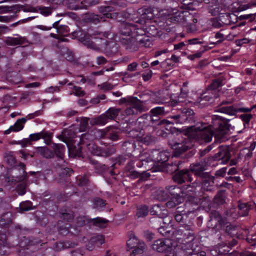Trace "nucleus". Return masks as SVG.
Wrapping results in <instances>:
<instances>
[{
  "label": "nucleus",
  "mask_w": 256,
  "mask_h": 256,
  "mask_svg": "<svg viewBox=\"0 0 256 256\" xmlns=\"http://www.w3.org/2000/svg\"><path fill=\"white\" fill-rule=\"evenodd\" d=\"M229 120L226 121L220 119H216L213 126H192L188 128L185 134L190 139L202 142V140L209 142L214 136L216 138L222 140L224 138L225 135L230 129V124H228Z\"/></svg>",
  "instance_id": "obj_1"
},
{
  "label": "nucleus",
  "mask_w": 256,
  "mask_h": 256,
  "mask_svg": "<svg viewBox=\"0 0 256 256\" xmlns=\"http://www.w3.org/2000/svg\"><path fill=\"white\" fill-rule=\"evenodd\" d=\"M109 32H100L98 30H94L92 28H90L86 29L80 28L78 30H76L72 33V36L78 39L84 45L90 48H94L95 45L93 40L102 38L101 36H104L105 38H108L110 35Z\"/></svg>",
  "instance_id": "obj_2"
},
{
  "label": "nucleus",
  "mask_w": 256,
  "mask_h": 256,
  "mask_svg": "<svg viewBox=\"0 0 256 256\" xmlns=\"http://www.w3.org/2000/svg\"><path fill=\"white\" fill-rule=\"evenodd\" d=\"M222 85V80L217 78L213 80L206 90L200 94L198 100L199 101L196 102L194 104H199L201 101L207 102L210 104L215 102L220 97V92L217 89Z\"/></svg>",
  "instance_id": "obj_3"
},
{
  "label": "nucleus",
  "mask_w": 256,
  "mask_h": 256,
  "mask_svg": "<svg viewBox=\"0 0 256 256\" xmlns=\"http://www.w3.org/2000/svg\"><path fill=\"white\" fill-rule=\"evenodd\" d=\"M114 10V8L112 6H101L98 7L100 15L94 14H86L82 21L86 24H97L100 21H105L106 18H112V12Z\"/></svg>",
  "instance_id": "obj_4"
},
{
  "label": "nucleus",
  "mask_w": 256,
  "mask_h": 256,
  "mask_svg": "<svg viewBox=\"0 0 256 256\" xmlns=\"http://www.w3.org/2000/svg\"><path fill=\"white\" fill-rule=\"evenodd\" d=\"M143 12L141 15V18L138 20L140 28L142 29L144 34H150L152 36H155L158 34V29L152 25L150 24L149 20L153 17V14L151 12L150 10L144 8L142 10Z\"/></svg>",
  "instance_id": "obj_5"
},
{
  "label": "nucleus",
  "mask_w": 256,
  "mask_h": 256,
  "mask_svg": "<svg viewBox=\"0 0 256 256\" xmlns=\"http://www.w3.org/2000/svg\"><path fill=\"white\" fill-rule=\"evenodd\" d=\"M14 176L12 180L16 182H22L18 185L16 190L18 194L22 196L26 194L27 184L26 182H22L25 178V166L21 164L20 166H16L12 170Z\"/></svg>",
  "instance_id": "obj_6"
},
{
  "label": "nucleus",
  "mask_w": 256,
  "mask_h": 256,
  "mask_svg": "<svg viewBox=\"0 0 256 256\" xmlns=\"http://www.w3.org/2000/svg\"><path fill=\"white\" fill-rule=\"evenodd\" d=\"M119 104L126 107L124 112H134V110L142 112L144 110L142 101L133 96L122 98L119 100Z\"/></svg>",
  "instance_id": "obj_7"
},
{
  "label": "nucleus",
  "mask_w": 256,
  "mask_h": 256,
  "mask_svg": "<svg viewBox=\"0 0 256 256\" xmlns=\"http://www.w3.org/2000/svg\"><path fill=\"white\" fill-rule=\"evenodd\" d=\"M159 192L162 194L163 198H162V200L166 199L170 194L172 198L177 202V204L183 202L186 196V193L176 186H166L164 190H160Z\"/></svg>",
  "instance_id": "obj_8"
},
{
  "label": "nucleus",
  "mask_w": 256,
  "mask_h": 256,
  "mask_svg": "<svg viewBox=\"0 0 256 256\" xmlns=\"http://www.w3.org/2000/svg\"><path fill=\"white\" fill-rule=\"evenodd\" d=\"M119 32L121 35L129 37H136L143 36L144 31L140 28V23L136 24L132 22H123L120 25Z\"/></svg>",
  "instance_id": "obj_9"
},
{
  "label": "nucleus",
  "mask_w": 256,
  "mask_h": 256,
  "mask_svg": "<svg viewBox=\"0 0 256 256\" xmlns=\"http://www.w3.org/2000/svg\"><path fill=\"white\" fill-rule=\"evenodd\" d=\"M110 114L108 116L106 114H103L100 116L90 119V118H84L82 120V124L87 128L88 126V121L92 125H104L105 124L108 119H112L116 116L117 113H108Z\"/></svg>",
  "instance_id": "obj_10"
},
{
  "label": "nucleus",
  "mask_w": 256,
  "mask_h": 256,
  "mask_svg": "<svg viewBox=\"0 0 256 256\" xmlns=\"http://www.w3.org/2000/svg\"><path fill=\"white\" fill-rule=\"evenodd\" d=\"M92 136L90 134H84L82 135L78 144L86 147L91 154L98 156L100 147L96 145L92 141Z\"/></svg>",
  "instance_id": "obj_11"
},
{
  "label": "nucleus",
  "mask_w": 256,
  "mask_h": 256,
  "mask_svg": "<svg viewBox=\"0 0 256 256\" xmlns=\"http://www.w3.org/2000/svg\"><path fill=\"white\" fill-rule=\"evenodd\" d=\"M75 134L71 130H64L62 132V135L60 136V138H61L62 141L66 143L70 152H72L75 156H78L80 152L79 149L76 150V146L70 145V143L72 142V138H74Z\"/></svg>",
  "instance_id": "obj_12"
},
{
  "label": "nucleus",
  "mask_w": 256,
  "mask_h": 256,
  "mask_svg": "<svg viewBox=\"0 0 256 256\" xmlns=\"http://www.w3.org/2000/svg\"><path fill=\"white\" fill-rule=\"evenodd\" d=\"M151 158H147L146 160L140 159L141 162H148L150 160L158 164H163L168 161L169 158V154L168 152L162 151L160 152L158 150H154L152 152Z\"/></svg>",
  "instance_id": "obj_13"
},
{
  "label": "nucleus",
  "mask_w": 256,
  "mask_h": 256,
  "mask_svg": "<svg viewBox=\"0 0 256 256\" xmlns=\"http://www.w3.org/2000/svg\"><path fill=\"white\" fill-rule=\"evenodd\" d=\"M172 179L178 184H182L186 182H192V180L190 171L188 169H182L177 172L173 176Z\"/></svg>",
  "instance_id": "obj_14"
},
{
  "label": "nucleus",
  "mask_w": 256,
  "mask_h": 256,
  "mask_svg": "<svg viewBox=\"0 0 256 256\" xmlns=\"http://www.w3.org/2000/svg\"><path fill=\"white\" fill-rule=\"evenodd\" d=\"M120 42L128 52H133L138 50V40L136 37L122 38Z\"/></svg>",
  "instance_id": "obj_15"
},
{
  "label": "nucleus",
  "mask_w": 256,
  "mask_h": 256,
  "mask_svg": "<svg viewBox=\"0 0 256 256\" xmlns=\"http://www.w3.org/2000/svg\"><path fill=\"white\" fill-rule=\"evenodd\" d=\"M206 164L202 162L192 164L190 166V171L193 172L195 176L202 179V178H206L208 172H204L206 170Z\"/></svg>",
  "instance_id": "obj_16"
},
{
  "label": "nucleus",
  "mask_w": 256,
  "mask_h": 256,
  "mask_svg": "<svg viewBox=\"0 0 256 256\" xmlns=\"http://www.w3.org/2000/svg\"><path fill=\"white\" fill-rule=\"evenodd\" d=\"M187 142L188 140H182L179 142L172 140H170L168 143L172 148L176 150V152L180 154L190 148L191 146L188 144Z\"/></svg>",
  "instance_id": "obj_17"
},
{
  "label": "nucleus",
  "mask_w": 256,
  "mask_h": 256,
  "mask_svg": "<svg viewBox=\"0 0 256 256\" xmlns=\"http://www.w3.org/2000/svg\"><path fill=\"white\" fill-rule=\"evenodd\" d=\"M170 242L168 240H158L152 245V248L158 252H164L168 251Z\"/></svg>",
  "instance_id": "obj_18"
},
{
  "label": "nucleus",
  "mask_w": 256,
  "mask_h": 256,
  "mask_svg": "<svg viewBox=\"0 0 256 256\" xmlns=\"http://www.w3.org/2000/svg\"><path fill=\"white\" fill-rule=\"evenodd\" d=\"M176 221L180 223L186 230H191L192 223L190 220L186 212L182 214H176L174 216Z\"/></svg>",
  "instance_id": "obj_19"
},
{
  "label": "nucleus",
  "mask_w": 256,
  "mask_h": 256,
  "mask_svg": "<svg viewBox=\"0 0 256 256\" xmlns=\"http://www.w3.org/2000/svg\"><path fill=\"white\" fill-rule=\"evenodd\" d=\"M105 52L107 56H114L119 54V46L114 42H108L106 40Z\"/></svg>",
  "instance_id": "obj_20"
},
{
  "label": "nucleus",
  "mask_w": 256,
  "mask_h": 256,
  "mask_svg": "<svg viewBox=\"0 0 256 256\" xmlns=\"http://www.w3.org/2000/svg\"><path fill=\"white\" fill-rule=\"evenodd\" d=\"M188 89L187 88H180V93L179 96L172 94L170 98V104L172 106H176L179 105V104L182 103L184 99L188 96Z\"/></svg>",
  "instance_id": "obj_21"
},
{
  "label": "nucleus",
  "mask_w": 256,
  "mask_h": 256,
  "mask_svg": "<svg viewBox=\"0 0 256 256\" xmlns=\"http://www.w3.org/2000/svg\"><path fill=\"white\" fill-rule=\"evenodd\" d=\"M200 97V96H196L197 99L196 100H194V102L193 101H188V102H186V100H184V101L183 100V102L179 104L178 106H182L183 103L184 102L185 104H186V106L183 108H178L177 110H181L180 112H194V110L190 108V107H191V106H190V107H188L189 105L194 104V106H198V108H202V106H205V104H206V103L205 102H202L203 101H201L200 103V104H194V102H196L199 101V100H198L199 99Z\"/></svg>",
  "instance_id": "obj_22"
},
{
  "label": "nucleus",
  "mask_w": 256,
  "mask_h": 256,
  "mask_svg": "<svg viewBox=\"0 0 256 256\" xmlns=\"http://www.w3.org/2000/svg\"><path fill=\"white\" fill-rule=\"evenodd\" d=\"M230 158L229 150L226 148L220 149V151L215 154L214 156V160H222V164L226 163Z\"/></svg>",
  "instance_id": "obj_23"
},
{
  "label": "nucleus",
  "mask_w": 256,
  "mask_h": 256,
  "mask_svg": "<svg viewBox=\"0 0 256 256\" xmlns=\"http://www.w3.org/2000/svg\"><path fill=\"white\" fill-rule=\"evenodd\" d=\"M98 3V0H82L73 5L72 9L74 10H87L89 7L96 5Z\"/></svg>",
  "instance_id": "obj_24"
},
{
  "label": "nucleus",
  "mask_w": 256,
  "mask_h": 256,
  "mask_svg": "<svg viewBox=\"0 0 256 256\" xmlns=\"http://www.w3.org/2000/svg\"><path fill=\"white\" fill-rule=\"evenodd\" d=\"M60 216L66 222L72 221L74 217V212L70 208H62L60 210Z\"/></svg>",
  "instance_id": "obj_25"
},
{
  "label": "nucleus",
  "mask_w": 256,
  "mask_h": 256,
  "mask_svg": "<svg viewBox=\"0 0 256 256\" xmlns=\"http://www.w3.org/2000/svg\"><path fill=\"white\" fill-rule=\"evenodd\" d=\"M98 156L103 157H108L116 152V149L114 146H107L104 148H100Z\"/></svg>",
  "instance_id": "obj_26"
},
{
  "label": "nucleus",
  "mask_w": 256,
  "mask_h": 256,
  "mask_svg": "<svg viewBox=\"0 0 256 256\" xmlns=\"http://www.w3.org/2000/svg\"><path fill=\"white\" fill-rule=\"evenodd\" d=\"M26 122L25 118H22L18 120L14 126H10V128L4 131V134H10L11 132H18L22 130L24 126L23 124Z\"/></svg>",
  "instance_id": "obj_27"
},
{
  "label": "nucleus",
  "mask_w": 256,
  "mask_h": 256,
  "mask_svg": "<svg viewBox=\"0 0 256 256\" xmlns=\"http://www.w3.org/2000/svg\"><path fill=\"white\" fill-rule=\"evenodd\" d=\"M203 180L202 188L204 190L212 191V186L214 184V177L210 176L209 174L206 178H202Z\"/></svg>",
  "instance_id": "obj_28"
},
{
  "label": "nucleus",
  "mask_w": 256,
  "mask_h": 256,
  "mask_svg": "<svg viewBox=\"0 0 256 256\" xmlns=\"http://www.w3.org/2000/svg\"><path fill=\"white\" fill-rule=\"evenodd\" d=\"M192 225L191 230H188L186 232H185L183 234V239L185 244H187L189 245V246L192 248L193 246L192 242L195 240L194 233L192 230Z\"/></svg>",
  "instance_id": "obj_29"
},
{
  "label": "nucleus",
  "mask_w": 256,
  "mask_h": 256,
  "mask_svg": "<svg viewBox=\"0 0 256 256\" xmlns=\"http://www.w3.org/2000/svg\"><path fill=\"white\" fill-rule=\"evenodd\" d=\"M238 244V240L235 238H232L231 241H229L225 243V246L223 247H220L216 250V252L219 254H228L226 253V252H228V250L223 249V248L226 247V248H232L234 247Z\"/></svg>",
  "instance_id": "obj_30"
},
{
  "label": "nucleus",
  "mask_w": 256,
  "mask_h": 256,
  "mask_svg": "<svg viewBox=\"0 0 256 256\" xmlns=\"http://www.w3.org/2000/svg\"><path fill=\"white\" fill-rule=\"evenodd\" d=\"M148 207L146 205H140L137 207L136 212V216L138 218L146 217L149 212Z\"/></svg>",
  "instance_id": "obj_31"
},
{
  "label": "nucleus",
  "mask_w": 256,
  "mask_h": 256,
  "mask_svg": "<svg viewBox=\"0 0 256 256\" xmlns=\"http://www.w3.org/2000/svg\"><path fill=\"white\" fill-rule=\"evenodd\" d=\"M136 248H132V249L130 248V255L136 256L138 254H142L144 252V250L146 248L145 243L142 242L139 243Z\"/></svg>",
  "instance_id": "obj_32"
},
{
  "label": "nucleus",
  "mask_w": 256,
  "mask_h": 256,
  "mask_svg": "<svg viewBox=\"0 0 256 256\" xmlns=\"http://www.w3.org/2000/svg\"><path fill=\"white\" fill-rule=\"evenodd\" d=\"M36 152L46 158L53 156V153L47 147H38L36 148Z\"/></svg>",
  "instance_id": "obj_33"
},
{
  "label": "nucleus",
  "mask_w": 256,
  "mask_h": 256,
  "mask_svg": "<svg viewBox=\"0 0 256 256\" xmlns=\"http://www.w3.org/2000/svg\"><path fill=\"white\" fill-rule=\"evenodd\" d=\"M232 14L226 12H224L220 16L219 18L222 26L224 25L231 24L232 22H234L232 20ZM232 16H235L234 14H232Z\"/></svg>",
  "instance_id": "obj_34"
},
{
  "label": "nucleus",
  "mask_w": 256,
  "mask_h": 256,
  "mask_svg": "<svg viewBox=\"0 0 256 256\" xmlns=\"http://www.w3.org/2000/svg\"><path fill=\"white\" fill-rule=\"evenodd\" d=\"M210 220H215L220 224H224L226 222L225 218H223L218 212L212 210L210 213Z\"/></svg>",
  "instance_id": "obj_35"
},
{
  "label": "nucleus",
  "mask_w": 256,
  "mask_h": 256,
  "mask_svg": "<svg viewBox=\"0 0 256 256\" xmlns=\"http://www.w3.org/2000/svg\"><path fill=\"white\" fill-rule=\"evenodd\" d=\"M53 148L56 156L60 158H63L65 150L64 146L62 144H54Z\"/></svg>",
  "instance_id": "obj_36"
},
{
  "label": "nucleus",
  "mask_w": 256,
  "mask_h": 256,
  "mask_svg": "<svg viewBox=\"0 0 256 256\" xmlns=\"http://www.w3.org/2000/svg\"><path fill=\"white\" fill-rule=\"evenodd\" d=\"M6 44L12 46L22 44H24V38L22 37H10L6 40Z\"/></svg>",
  "instance_id": "obj_37"
},
{
  "label": "nucleus",
  "mask_w": 256,
  "mask_h": 256,
  "mask_svg": "<svg viewBox=\"0 0 256 256\" xmlns=\"http://www.w3.org/2000/svg\"><path fill=\"white\" fill-rule=\"evenodd\" d=\"M212 198L210 197L207 194L204 193L202 195V197L198 199L196 198L198 204H200L204 206H209L211 204Z\"/></svg>",
  "instance_id": "obj_38"
},
{
  "label": "nucleus",
  "mask_w": 256,
  "mask_h": 256,
  "mask_svg": "<svg viewBox=\"0 0 256 256\" xmlns=\"http://www.w3.org/2000/svg\"><path fill=\"white\" fill-rule=\"evenodd\" d=\"M182 164V162L181 161H175L174 162H172L171 164H168L166 166V169L170 173H176L182 168V167L180 166Z\"/></svg>",
  "instance_id": "obj_39"
},
{
  "label": "nucleus",
  "mask_w": 256,
  "mask_h": 256,
  "mask_svg": "<svg viewBox=\"0 0 256 256\" xmlns=\"http://www.w3.org/2000/svg\"><path fill=\"white\" fill-rule=\"evenodd\" d=\"M126 176L131 178L134 179L138 178H140V179H143L144 178V176H146V177L148 178L150 176V174H144V172L142 173H140L136 171L135 170H130L129 172H126Z\"/></svg>",
  "instance_id": "obj_40"
},
{
  "label": "nucleus",
  "mask_w": 256,
  "mask_h": 256,
  "mask_svg": "<svg viewBox=\"0 0 256 256\" xmlns=\"http://www.w3.org/2000/svg\"><path fill=\"white\" fill-rule=\"evenodd\" d=\"M184 12H177L174 15L172 16L170 18V19L171 20L170 21L172 22H180L184 20Z\"/></svg>",
  "instance_id": "obj_41"
},
{
  "label": "nucleus",
  "mask_w": 256,
  "mask_h": 256,
  "mask_svg": "<svg viewBox=\"0 0 256 256\" xmlns=\"http://www.w3.org/2000/svg\"><path fill=\"white\" fill-rule=\"evenodd\" d=\"M142 242L138 240L134 234H132L129 240L127 241V246L129 248L132 249V248H136L139 243Z\"/></svg>",
  "instance_id": "obj_42"
},
{
  "label": "nucleus",
  "mask_w": 256,
  "mask_h": 256,
  "mask_svg": "<svg viewBox=\"0 0 256 256\" xmlns=\"http://www.w3.org/2000/svg\"><path fill=\"white\" fill-rule=\"evenodd\" d=\"M225 198L224 191L220 190L215 196L214 200L215 203L218 204H222L225 202Z\"/></svg>",
  "instance_id": "obj_43"
},
{
  "label": "nucleus",
  "mask_w": 256,
  "mask_h": 256,
  "mask_svg": "<svg viewBox=\"0 0 256 256\" xmlns=\"http://www.w3.org/2000/svg\"><path fill=\"white\" fill-rule=\"evenodd\" d=\"M102 137L109 138L112 141L116 140L118 138V134L116 132H111L108 130L102 132Z\"/></svg>",
  "instance_id": "obj_44"
},
{
  "label": "nucleus",
  "mask_w": 256,
  "mask_h": 256,
  "mask_svg": "<svg viewBox=\"0 0 256 256\" xmlns=\"http://www.w3.org/2000/svg\"><path fill=\"white\" fill-rule=\"evenodd\" d=\"M92 222L94 226L102 228H106L108 222V220L102 218H94Z\"/></svg>",
  "instance_id": "obj_45"
},
{
  "label": "nucleus",
  "mask_w": 256,
  "mask_h": 256,
  "mask_svg": "<svg viewBox=\"0 0 256 256\" xmlns=\"http://www.w3.org/2000/svg\"><path fill=\"white\" fill-rule=\"evenodd\" d=\"M208 50L207 46H204L202 48L200 51L197 52L195 54L188 55V58L191 60H194L196 58H199L202 57V54Z\"/></svg>",
  "instance_id": "obj_46"
},
{
  "label": "nucleus",
  "mask_w": 256,
  "mask_h": 256,
  "mask_svg": "<svg viewBox=\"0 0 256 256\" xmlns=\"http://www.w3.org/2000/svg\"><path fill=\"white\" fill-rule=\"evenodd\" d=\"M90 242L97 245H101L104 242V238L101 234L96 235L92 237Z\"/></svg>",
  "instance_id": "obj_47"
},
{
  "label": "nucleus",
  "mask_w": 256,
  "mask_h": 256,
  "mask_svg": "<svg viewBox=\"0 0 256 256\" xmlns=\"http://www.w3.org/2000/svg\"><path fill=\"white\" fill-rule=\"evenodd\" d=\"M226 232L230 236H234L238 233V227L230 224L226 226Z\"/></svg>",
  "instance_id": "obj_48"
},
{
  "label": "nucleus",
  "mask_w": 256,
  "mask_h": 256,
  "mask_svg": "<svg viewBox=\"0 0 256 256\" xmlns=\"http://www.w3.org/2000/svg\"><path fill=\"white\" fill-rule=\"evenodd\" d=\"M138 48L140 46H144L146 48H150L152 45V42L147 36H144L138 41Z\"/></svg>",
  "instance_id": "obj_49"
},
{
  "label": "nucleus",
  "mask_w": 256,
  "mask_h": 256,
  "mask_svg": "<svg viewBox=\"0 0 256 256\" xmlns=\"http://www.w3.org/2000/svg\"><path fill=\"white\" fill-rule=\"evenodd\" d=\"M222 6L220 5H216L214 7H211L209 8V12L212 16H215L222 14L224 12H222Z\"/></svg>",
  "instance_id": "obj_50"
},
{
  "label": "nucleus",
  "mask_w": 256,
  "mask_h": 256,
  "mask_svg": "<svg viewBox=\"0 0 256 256\" xmlns=\"http://www.w3.org/2000/svg\"><path fill=\"white\" fill-rule=\"evenodd\" d=\"M106 204V201L100 198H96L94 200V208L100 210Z\"/></svg>",
  "instance_id": "obj_51"
},
{
  "label": "nucleus",
  "mask_w": 256,
  "mask_h": 256,
  "mask_svg": "<svg viewBox=\"0 0 256 256\" xmlns=\"http://www.w3.org/2000/svg\"><path fill=\"white\" fill-rule=\"evenodd\" d=\"M144 144L146 145H151L155 144L157 141V138L151 135H148L142 139Z\"/></svg>",
  "instance_id": "obj_52"
},
{
  "label": "nucleus",
  "mask_w": 256,
  "mask_h": 256,
  "mask_svg": "<svg viewBox=\"0 0 256 256\" xmlns=\"http://www.w3.org/2000/svg\"><path fill=\"white\" fill-rule=\"evenodd\" d=\"M238 208L240 211L239 213L242 216H246L248 215L249 210V208L246 204L242 203L240 204L238 206Z\"/></svg>",
  "instance_id": "obj_53"
},
{
  "label": "nucleus",
  "mask_w": 256,
  "mask_h": 256,
  "mask_svg": "<svg viewBox=\"0 0 256 256\" xmlns=\"http://www.w3.org/2000/svg\"><path fill=\"white\" fill-rule=\"evenodd\" d=\"M21 211H28L32 209V203L30 201L22 202L20 204Z\"/></svg>",
  "instance_id": "obj_54"
},
{
  "label": "nucleus",
  "mask_w": 256,
  "mask_h": 256,
  "mask_svg": "<svg viewBox=\"0 0 256 256\" xmlns=\"http://www.w3.org/2000/svg\"><path fill=\"white\" fill-rule=\"evenodd\" d=\"M256 18V13L242 14L239 16L240 20H248V22H252L255 20Z\"/></svg>",
  "instance_id": "obj_55"
},
{
  "label": "nucleus",
  "mask_w": 256,
  "mask_h": 256,
  "mask_svg": "<svg viewBox=\"0 0 256 256\" xmlns=\"http://www.w3.org/2000/svg\"><path fill=\"white\" fill-rule=\"evenodd\" d=\"M214 38L216 39H218V40L216 42H210V44H214V45H216L222 42L225 40L224 36L223 34H222L220 31L216 33L214 35Z\"/></svg>",
  "instance_id": "obj_56"
},
{
  "label": "nucleus",
  "mask_w": 256,
  "mask_h": 256,
  "mask_svg": "<svg viewBox=\"0 0 256 256\" xmlns=\"http://www.w3.org/2000/svg\"><path fill=\"white\" fill-rule=\"evenodd\" d=\"M72 94L78 96H84L86 94V92L82 90V88L74 86L72 92H70V94Z\"/></svg>",
  "instance_id": "obj_57"
},
{
  "label": "nucleus",
  "mask_w": 256,
  "mask_h": 256,
  "mask_svg": "<svg viewBox=\"0 0 256 256\" xmlns=\"http://www.w3.org/2000/svg\"><path fill=\"white\" fill-rule=\"evenodd\" d=\"M210 24L214 28H220L222 27V22L218 18H213L210 20Z\"/></svg>",
  "instance_id": "obj_58"
},
{
  "label": "nucleus",
  "mask_w": 256,
  "mask_h": 256,
  "mask_svg": "<svg viewBox=\"0 0 256 256\" xmlns=\"http://www.w3.org/2000/svg\"><path fill=\"white\" fill-rule=\"evenodd\" d=\"M88 221V218L86 216H79L76 218V223L78 226H83Z\"/></svg>",
  "instance_id": "obj_59"
},
{
  "label": "nucleus",
  "mask_w": 256,
  "mask_h": 256,
  "mask_svg": "<svg viewBox=\"0 0 256 256\" xmlns=\"http://www.w3.org/2000/svg\"><path fill=\"white\" fill-rule=\"evenodd\" d=\"M152 72L151 70L148 68L144 70L142 76L144 82H148L152 78Z\"/></svg>",
  "instance_id": "obj_60"
},
{
  "label": "nucleus",
  "mask_w": 256,
  "mask_h": 256,
  "mask_svg": "<svg viewBox=\"0 0 256 256\" xmlns=\"http://www.w3.org/2000/svg\"><path fill=\"white\" fill-rule=\"evenodd\" d=\"M252 116L250 114H244L240 116V118L244 122V125L246 126V124H248L250 120L252 118Z\"/></svg>",
  "instance_id": "obj_61"
},
{
  "label": "nucleus",
  "mask_w": 256,
  "mask_h": 256,
  "mask_svg": "<svg viewBox=\"0 0 256 256\" xmlns=\"http://www.w3.org/2000/svg\"><path fill=\"white\" fill-rule=\"evenodd\" d=\"M41 138L44 140L47 144H49L51 142V136L50 133L46 132H41Z\"/></svg>",
  "instance_id": "obj_62"
},
{
  "label": "nucleus",
  "mask_w": 256,
  "mask_h": 256,
  "mask_svg": "<svg viewBox=\"0 0 256 256\" xmlns=\"http://www.w3.org/2000/svg\"><path fill=\"white\" fill-rule=\"evenodd\" d=\"M150 222L153 226L155 227L160 225L162 223L164 224V220L160 216L153 218L151 219Z\"/></svg>",
  "instance_id": "obj_63"
},
{
  "label": "nucleus",
  "mask_w": 256,
  "mask_h": 256,
  "mask_svg": "<svg viewBox=\"0 0 256 256\" xmlns=\"http://www.w3.org/2000/svg\"><path fill=\"white\" fill-rule=\"evenodd\" d=\"M246 240L252 246L256 245V234H248L246 238Z\"/></svg>",
  "instance_id": "obj_64"
}]
</instances>
